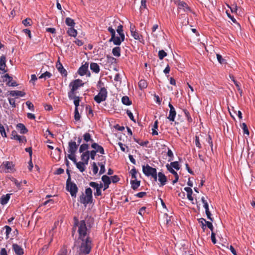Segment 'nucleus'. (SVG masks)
Returning <instances> with one entry per match:
<instances>
[{
	"instance_id": "nucleus-41",
	"label": "nucleus",
	"mask_w": 255,
	"mask_h": 255,
	"mask_svg": "<svg viewBox=\"0 0 255 255\" xmlns=\"http://www.w3.org/2000/svg\"><path fill=\"white\" fill-rule=\"evenodd\" d=\"M241 127L243 130L244 133L246 134L249 135V131L248 129L247 125L244 123L242 124Z\"/></svg>"
},
{
	"instance_id": "nucleus-16",
	"label": "nucleus",
	"mask_w": 255,
	"mask_h": 255,
	"mask_svg": "<svg viewBox=\"0 0 255 255\" xmlns=\"http://www.w3.org/2000/svg\"><path fill=\"white\" fill-rule=\"evenodd\" d=\"M158 180L160 182V186H164L167 182L166 176L162 172H158Z\"/></svg>"
},
{
	"instance_id": "nucleus-34",
	"label": "nucleus",
	"mask_w": 255,
	"mask_h": 255,
	"mask_svg": "<svg viewBox=\"0 0 255 255\" xmlns=\"http://www.w3.org/2000/svg\"><path fill=\"white\" fill-rule=\"evenodd\" d=\"M122 102L125 105L129 106L131 104V102L128 96H124L122 99Z\"/></svg>"
},
{
	"instance_id": "nucleus-2",
	"label": "nucleus",
	"mask_w": 255,
	"mask_h": 255,
	"mask_svg": "<svg viewBox=\"0 0 255 255\" xmlns=\"http://www.w3.org/2000/svg\"><path fill=\"white\" fill-rule=\"evenodd\" d=\"M85 194V195L82 193L79 197V201L86 206L88 204L91 203L93 201L92 190L90 187L86 189Z\"/></svg>"
},
{
	"instance_id": "nucleus-28",
	"label": "nucleus",
	"mask_w": 255,
	"mask_h": 255,
	"mask_svg": "<svg viewBox=\"0 0 255 255\" xmlns=\"http://www.w3.org/2000/svg\"><path fill=\"white\" fill-rule=\"evenodd\" d=\"M86 164L84 162H78L76 163V166L77 168L80 171L83 172L85 170V165Z\"/></svg>"
},
{
	"instance_id": "nucleus-15",
	"label": "nucleus",
	"mask_w": 255,
	"mask_h": 255,
	"mask_svg": "<svg viewBox=\"0 0 255 255\" xmlns=\"http://www.w3.org/2000/svg\"><path fill=\"white\" fill-rule=\"evenodd\" d=\"M178 8L180 9H183L184 11L186 12L191 11L190 8L184 1H179L178 3Z\"/></svg>"
},
{
	"instance_id": "nucleus-9",
	"label": "nucleus",
	"mask_w": 255,
	"mask_h": 255,
	"mask_svg": "<svg viewBox=\"0 0 255 255\" xmlns=\"http://www.w3.org/2000/svg\"><path fill=\"white\" fill-rule=\"evenodd\" d=\"M4 169L5 172H11L13 171V165L12 162L6 161L3 162L1 165V169Z\"/></svg>"
},
{
	"instance_id": "nucleus-40",
	"label": "nucleus",
	"mask_w": 255,
	"mask_h": 255,
	"mask_svg": "<svg viewBox=\"0 0 255 255\" xmlns=\"http://www.w3.org/2000/svg\"><path fill=\"white\" fill-rule=\"evenodd\" d=\"M15 140L18 141L20 143H23L26 142V139L24 136H20L17 135L15 138Z\"/></svg>"
},
{
	"instance_id": "nucleus-33",
	"label": "nucleus",
	"mask_w": 255,
	"mask_h": 255,
	"mask_svg": "<svg viewBox=\"0 0 255 255\" xmlns=\"http://www.w3.org/2000/svg\"><path fill=\"white\" fill-rule=\"evenodd\" d=\"M83 139L86 142H92L93 143V139L91 138V134L88 133L86 132L83 135Z\"/></svg>"
},
{
	"instance_id": "nucleus-25",
	"label": "nucleus",
	"mask_w": 255,
	"mask_h": 255,
	"mask_svg": "<svg viewBox=\"0 0 255 255\" xmlns=\"http://www.w3.org/2000/svg\"><path fill=\"white\" fill-rule=\"evenodd\" d=\"M56 68L61 74L64 75L65 76H67V71L63 68L62 65L60 63L56 64Z\"/></svg>"
},
{
	"instance_id": "nucleus-44",
	"label": "nucleus",
	"mask_w": 255,
	"mask_h": 255,
	"mask_svg": "<svg viewBox=\"0 0 255 255\" xmlns=\"http://www.w3.org/2000/svg\"><path fill=\"white\" fill-rule=\"evenodd\" d=\"M0 133L2 137H6V133L4 126L0 124Z\"/></svg>"
},
{
	"instance_id": "nucleus-14",
	"label": "nucleus",
	"mask_w": 255,
	"mask_h": 255,
	"mask_svg": "<svg viewBox=\"0 0 255 255\" xmlns=\"http://www.w3.org/2000/svg\"><path fill=\"white\" fill-rule=\"evenodd\" d=\"M91 147L94 149V150L96 152H99L102 154H105V150L103 147L96 142H93L92 143Z\"/></svg>"
},
{
	"instance_id": "nucleus-12",
	"label": "nucleus",
	"mask_w": 255,
	"mask_h": 255,
	"mask_svg": "<svg viewBox=\"0 0 255 255\" xmlns=\"http://www.w3.org/2000/svg\"><path fill=\"white\" fill-rule=\"evenodd\" d=\"M166 167L167 169V170L171 173L172 174V176H175V179L174 180L172 181V183L173 184H175L176 182H177L178 180V179H179V176H178V175L177 173V172H176L171 167V166L167 164H166Z\"/></svg>"
},
{
	"instance_id": "nucleus-61",
	"label": "nucleus",
	"mask_w": 255,
	"mask_h": 255,
	"mask_svg": "<svg viewBox=\"0 0 255 255\" xmlns=\"http://www.w3.org/2000/svg\"><path fill=\"white\" fill-rule=\"evenodd\" d=\"M127 114L128 115V117L129 118V119L135 122V120L134 119V117L133 116V114L129 110H127Z\"/></svg>"
},
{
	"instance_id": "nucleus-55",
	"label": "nucleus",
	"mask_w": 255,
	"mask_h": 255,
	"mask_svg": "<svg viewBox=\"0 0 255 255\" xmlns=\"http://www.w3.org/2000/svg\"><path fill=\"white\" fill-rule=\"evenodd\" d=\"M26 105L27 106L28 108L30 110L32 111H34V106L33 104L30 102V101H28L26 102Z\"/></svg>"
},
{
	"instance_id": "nucleus-35",
	"label": "nucleus",
	"mask_w": 255,
	"mask_h": 255,
	"mask_svg": "<svg viewBox=\"0 0 255 255\" xmlns=\"http://www.w3.org/2000/svg\"><path fill=\"white\" fill-rule=\"evenodd\" d=\"M102 180L104 183V184H110L111 183V180L110 178L106 175H104L102 177Z\"/></svg>"
},
{
	"instance_id": "nucleus-59",
	"label": "nucleus",
	"mask_w": 255,
	"mask_h": 255,
	"mask_svg": "<svg viewBox=\"0 0 255 255\" xmlns=\"http://www.w3.org/2000/svg\"><path fill=\"white\" fill-rule=\"evenodd\" d=\"M119 21L117 20H114L113 22V23L112 24H111L110 23L109 24V27H114V29H116L117 27L118 26V24H119Z\"/></svg>"
},
{
	"instance_id": "nucleus-63",
	"label": "nucleus",
	"mask_w": 255,
	"mask_h": 255,
	"mask_svg": "<svg viewBox=\"0 0 255 255\" xmlns=\"http://www.w3.org/2000/svg\"><path fill=\"white\" fill-rule=\"evenodd\" d=\"M167 155L170 157V159H169L168 161H170L172 160V158L173 157V153L171 150L168 148V151H167Z\"/></svg>"
},
{
	"instance_id": "nucleus-29",
	"label": "nucleus",
	"mask_w": 255,
	"mask_h": 255,
	"mask_svg": "<svg viewBox=\"0 0 255 255\" xmlns=\"http://www.w3.org/2000/svg\"><path fill=\"white\" fill-rule=\"evenodd\" d=\"M113 54L116 57H120L121 56V48L120 47H115L112 50Z\"/></svg>"
},
{
	"instance_id": "nucleus-7",
	"label": "nucleus",
	"mask_w": 255,
	"mask_h": 255,
	"mask_svg": "<svg viewBox=\"0 0 255 255\" xmlns=\"http://www.w3.org/2000/svg\"><path fill=\"white\" fill-rule=\"evenodd\" d=\"M89 64L86 62L83 64L78 69V73L80 76H83L87 74V76L90 77L91 73L88 71Z\"/></svg>"
},
{
	"instance_id": "nucleus-50",
	"label": "nucleus",
	"mask_w": 255,
	"mask_h": 255,
	"mask_svg": "<svg viewBox=\"0 0 255 255\" xmlns=\"http://www.w3.org/2000/svg\"><path fill=\"white\" fill-rule=\"evenodd\" d=\"M92 170L94 175H96L98 172V167L95 162H93L92 164Z\"/></svg>"
},
{
	"instance_id": "nucleus-37",
	"label": "nucleus",
	"mask_w": 255,
	"mask_h": 255,
	"mask_svg": "<svg viewBox=\"0 0 255 255\" xmlns=\"http://www.w3.org/2000/svg\"><path fill=\"white\" fill-rule=\"evenodd\" d=\"M138 86L140 89H143L147 87V82L144 80H141L138 82Z\"/></svg>"
},
{
	"instance_id": "nucleus-3",
	"label": "nucleus",
	"mask_w": 255,
	"mask_h": 255,
	"mask_svg": "<svg viewBox=\"0 0 255 255\" xmlns=\"http://www.w3.org/2000/svg\"><path fill=\"white\" fill-rule=\"evenodd\" d=\"M66 189L69 192L71 196L76 198L78 188L76 184L71 181V177H68L66 181Z\"/></svg>"
},
{
	"instance_id": "nucleus-54",
	"label": "nucleus",
	"mask_w": 255,
	"mask_h": 255,
	"mask_svg": "<svg viewBox=\"0 0 255 255\" xmlns=\"http://www.w3.org/2000/svg\"><path fill=\"white\" fill-rule=\"evenodd\" d=\"M131 34L132 37L136 40H140V38L142 37L141 35H139L138 33L136 31L132 33Z\"/></svg>"
},
{
	"instance_id": "nucleus-52",
	"label": "nucleus",
	"mask_w": 255,
	"mask_h": 255,
	"mask_svg": "<svg viewBox=\"0 0 255 255\" xmlns=\"http://www.w3.org/2000/svg\"><path fill=\"white\" fill-rule=\"evenodd\" d=\"M4 228L5 229V234H6V239H8L9 238V235L11 231V229L8 226H5Z\"/></svg>"
},
{
	"instance_id": "nucleus-1",
	"label": "nucleus",
	"mask_w": 255,
	"mask_h": 255,
	"mask_svg": "<svg viewBox=\"0 0 255 255\" xmlns=\"http://www.w3.org/2000/svg\"><path fill=\"white\" fill-rule=\"evenodd\" d=\"M74 221L72 236L74 235L77 227L79 234L78 244H79L78 252L80 255H87L91 251L92 243L85 221L84 220L79 221L76 217H74Z\"/></svg>"
},
{
	"instance_id": "nucleus-5",
	"label": "nucleus",
	"mask_w": 255,
	"mask_h": 255,
	"mask_svg": "<svg viewBox=\"0 0 255 255\" xmlns=\"http://www.w3.org/2000/svg\"><path fill=\"white\" fill-rule=\"evenodd\" d=\"M142 172L146 176H151L157 172L156 168L150 166L148 164L142 165Z\"/></svg>"
},
{
	"instance_id": "nucleus-6",
	"label": "nucleus",
	"mask_w": 255,
	"mask_h": 255,
	"mask_svg": "<svg viewBox=\"0 0 255 255\" xmlns=\"http://www.w3.org/2000/svg\"><path fill=\"white\" fill-rule=\"evenodd\" d=\"M84 85V83L83 82L82 80L80 79H76L72 82H71L69 84V87L72 91H75L79 89V88L81 87H83Z\"/></svg>"
},
{
	"instance_id": "nucleus-30",
	"label": "nucleus",
	"mask_w": 255,
	"mask_h": 255,
	"mask_svg": "<svg viewBox=\"0 0 255 255\" xmlns=\"http://www.w3.org/2000/svg\"><path fill=\"white\" fill-rule=\"evenodd\" d=\"M89 144L88 143H83L80 146L79 151L80 153L85 152L84 151L88 150L89 148Z\"/></svg>"
},
{
	"instance_id": "nucleus-45",
	"label": "nucleus",
	"mask_w": 255,
	"mask_h": 255,
	"mask_svg": "<svg viewBox=\"0 0 255 255\" xmlns=\"http://www.w3.org/2000/svg\"><path fill=\"white\" fill-rule=\"evenodd\" d=\"M108 30L111 33L112 39H113L115 37V35H116L115 29L114 27H108Z\"/></svg>"
},
{
	"instance_id": "nucleus-42",
	"label": "nucleus",
	"mask_w": 255,
	"mask_h": 255,
	"mask_svg": "<svg viewBox=\"0 0 255 255\" xmlns=\"http://www.w3.org/2000/svg\"><path fill=\"white\" fill-rule=\"evenodd\" d=\"M166 56H167V53L163 50H161L159 51L158 57L160 60L163 59Z\"/></svg>"
},
{
	"instance_id": "nucleus-56",
	"label": "nucleus",
	"mask_w": 255,
	"mask_h": 255,
	"mask_svg": "<svg viewBox=\"0 0 255 255\" xmlns=\"http://www.w3.org/2000/svg\"><path fill=\"white\" fill-rule=\"evenodd\" d=\"M111 180L113 183H116L120 180V178L117 175H114L111 177Z\"/></svg>"
},
{
	"instance_id": "nucleus-51",
	"label": "nucleus",
	"mask_w": 255,
	"mask_h": 255,
	"mask_svg": "<svg viewBox=\"0 0 255 255\" xmlns=\"http://www.w3.org/2000/svg\"><path fill=\"white\" fill-rule=\"evenodd\" d=\"M130 173L131 175V178L132 179H136V174L137 173V171H136V169L133 167L130 171Z\"/></svg>"
},
{
	"instance_id": "nucleus-17",
	"label": "nucleus",
	"mask_w": 255,
	"mask_h": 255,
	"mask_svg": "<svg viewBox=\"0 0 255 255\" xmlns=\"http://www.w3.org/2000/svg\"><path fill=\"white\" fill-rule=\"evenodd\" d=\"M82 154L81 156L82 160L87 165L88 163V161L90 158V151L87 150L85 152H82Z\"/></svg>"
},
{
	"instance_id": "nucleus-27",
	"label": "nucleus",
	"mask_w": 255,
	"mask_h": 255,
	"mask_svg": "<svg viewBox=\"0 0 255 255\" xmlns=\"http://www.w3.org/2000/svg\"><path fill=\"white\" fill-rule=\"evenodd\" d=\"M9 198L10 195L9 194H7L5 195H3L0 199V203L2 205L6 204L9 201Z\"/></svg>"
},
{
	"instance_id": "nucleus-31",
	"label": "nucleus",
	"mask_w": 255,
	"mask_h": 255,
	"mask_svg": "<svg viewBox=\"0 0 255 255\" xmlns=\"http://www.w3.org/2000/svg\"><path fill=\"white\" fill-rule=\"evenodd\" d=\"M65 23L67 25L70 27H74L75 24L74 20L70 17H67L66 18Z\"/></svg>"
},
{
	"instance_id": "nucleus-8",
	"label": "nucleus",
	"mask_w": 255,
	"mask_h": 255,
	"mask_svg": "<svg viewBox=\"0 0 255 255\" xmlns=\"http://www.w3.org/2000/svg\"><path fill=\"white\" fill-rule=\"evenodd\" d=\"M78 147L74 141H70L68 143V152L70 154H75Z\"/></svg>"
},
{
	"instance_id": "nucleus-10",
	"label": "nucleus",
	"mask_w": 255,
	"mask_h": 255,
	"mask_svg": "<svg viewBox=\"0 0 255 255\" xmlns=\"http://www.w3.org/2000/svg\"><path fill=\"white\" fill-rule=\"evenodd\" d=\"M168 107L170 108V111L169 116L167 118L170 121L173 122L174 121L175 118L176 117V112L175 111V108L170 103H169Z\"/></svg>"
},
{
	"instance_id": "nucleus-64",
	"label": "nucleus",
	"mask_w": 255,
	"mask_h": 255,
	"mask_svg": "<svg viewBox=\"0 0 255 255\" xmlns=\"http://www.w3.org/2000/svg\"><path fill=\"white\" fill-rule=\"evenodd\" d=\"M205 224L206 226L208 227V228L211 230L212 232H213V226L211 222L206 221Z\"/></svg>"
},
{
	"instance_id": "nucleus-13",
	"label": "nucleus",
	"mask_w": 255,
	"mask_h": 255,
	"mask_svg": "<svg viewBox=\"0 0 255 255\" xmlns=\"http://www.w3.org/2000/svg\"><path fill=\"white\" fill-rule=\"evenodd\" d=\"M12 248L16 255H23L24 254L23 249L17 244H13Z\"/></svg>"
},
{
	"instance_id": "nucleus-58",
	"label": "nucleus",
	"mask_w": 255,
	"mask_h": 255,
	"mask_svg": "<svg viewBox=\"0 0 255 255\" xmlns=\"http://www.w3.org/2000/svg\"><path fill=\"white\" fill-rule=\"evenodd\" d=\"M195 145L197 147L199 148L202 147L201 144L200 143L199 137L198 136H195Z\"/></svg>"
},
{
	"instance_id": "nucleus-24",
	"label": "nucleus",
	"mask_w": 255,
	"mask_h": 255,
	"mask_svg": "<svg viewBox=\"0 0 255 255\" xmlns=\"http://www.w3.org/2000/svg\"><path fill=\"white\" fill-rule=\"evenodd\" d=\"M130 184L131 185L132 189L135 190L137 189L138 187H139L140 181L137 180L136 179H134V180H132L130 181Z\"/></svg>"
},
{
	"instance_id": "nucleus-47",
	"label": "nucleus",
	"mask_w": 255,
	"mask_h": 255,
	"mask_svg": "<svg viewBox=\"0 0 255 255\" xmlns=\"http://www.w3.org/2000/svg\"><path fill=\"white\" fill-rule=\"evenodd\" d=\"M198 220L199 223L202 224V228L204 230L206 228V225L205 224L206 220L203 218H200Z\"/></svg>"
},
{
	"instance_id": "nucleus-32",
	"label": "nucleus",
	"mask_w": 255,
	"mask_h": 255,
	"mask_svg": "<svg viewBox=\"0 0 255 255\" xmlns=\"http://www.w3.org/2000/svg\"><path fill=\"white\" fill-rule=\"evenodd\" d=\"M15 184V185L17 186V188L19 189H21V187L22 186V184H26L27 183V181L26 180L18 181L15 179H14L13 180Z\"/></svg>"
},
{
	"instance_id": "nucleus-11",
	"label": "nucleus",
	"mask_w": 255,
	"mask_h": 255,
	"mask_svg": "<svg viewBox=\"0 0 255 255\" xmlns=\"http://www.w3.org/2000/svg\"><path fill=\"white\" fill-rule=\"evenodd\" d=\"M6 57L2 55L0 57V70L2 71L1 73H4L7 72L6 69Z\"/></svg>"
},
{
	"instance_id": "nucleus-46",
	"label": "nucleus",
	"mask_w": 255,
	"mask_h": 255,
	"mask_svg": "<svg viewBox=\"0 0 255 255\" xmlns=\"http://www.w3.org/2000/svg\"><path fill=\"white\" fill-rule=\"evenodd\" d=\"M80 115L78 112V108H75L74 111V119L76 121H79L80 119Z\"/></svg>"
},
{
	"instance_id": "nucleus-4",
	"label": "nucleus",
	"mask_w": 255,
	"mask_h": 255,
	"mask_svg": "<svg viewBox=\"0 0 255 255\" xmlns=\"http://www.w3.org/2000/svg\"><path fill=\"white\" fill-rule=\"evenodd\" d=\"M107 91L105 87L101 88L98 94L94 97V100L98 104L105 101L107 97Z\"/></svg>"
},
{
	"instance_id": "nucleus-60",
	"label": "nucleus",
	"mask_w": 255,
	"mask_h": 255,
	"mask_svg": "<svg viewBox=\"0 0 255 255\" xmlns=\"http://www.w3.org/2000/svg\"><path fill=\"white\" fill-rule=\"evenodd\" d=\"M73 100H74V104L75 105V108H78V106H79V103L80 101L79 97L76 98Z\"/></svg>"
},
{
	"instance_id": "nucleus-62",
	"label": "nucleus",
	"mask_w": 255,
	"mask_h": 255,
	"mask_svg": "<svg viewBox=\"0 0 255 255\" xmlns=\"http://www.w3.org/2000/svg\"><path fill=\"white\" fill-rule=\"evenodd\" d=\"M89 185L92 187V188L95 189L96 190L97 189H98V183L95 182H91L89 183Z\"/></svg>"
},
{
	"instance_id": "nucleus-36",
	"label": "nucleus",
	"mask_w": 255,
	"mask_h": 255,
	"mask_svg": "<svg viewBox=\"0 0 255 255\" xmlns=\"http://www.w3.org/2000/svg\"><path fill=\"white\" fill-rule=\"evenodd\" d=\"M98 164L100 167L99 174L102 175L104 174L106 171L105 162H98Z\"/></svg>"
},
{
	"instance_id": "nucleus-20",
	"label": "nucleus",
	"mask_w": 255,
	"mask_h": 255,
	"mask_svg": "<svg viewBox=\"0 0 255 255\" xmlns=\"http://www.w3.org/2000/svg\"><path fill=\"white\" fill-rule=\"evenodd\" d=\"M16 128L17 129L19 130L20 133L22 134L26 133L28 131V130L27 129L25 126L22 124H18L16 126Z\"/></svg>"
},
{
	"instance_id": "nucleus-43",
	"label": "nucleus",
	"mask_w": 255,
	"mask_h": 255,
	"mask_svg": "<svg viewBox=\"0 0 255 255\" xmlns=\"http://www.w3.org/2000/svg\"><path fill=\"white\" fill-rule=\"evenodd\" d=\"M32 20L29 18H27L22 21V23L25 26H28L31 25Z\"/></svg>"
},
{
	"instance_id": "nucleus-18",
	"label": "nucleus",
	"mask_w": 255,
	"mask_h": 255,
	"mask_svg": "<svg viewBox=\"0 0 255 255\" xmlns=\"http://www.w3.org/2000/svg\"><path fill=\"white\" fill-rule=\"evenodd\" d=\"M124 40L122 39V38H121V37L116 36V35H115V37L112 39V37L109 39V42H113L114 44L116 45H120L122 42L124 41Z\"/></svg>"
},
{
	"instance_id": "nucleus-39",
	"label": "nucleus",
	"mask_w": 255,
	"mask_h": 255,
	"mask_svg": "<svg viewBox=\"0 0 255 255\" xmlns=\"http://www.w3.org/2000/svg\"><path fill=\"white\" fill-rule=\"evenodd\" d=\"M75 91H72V90H70V91L68 93V96L70 100H74L76 98L79 97L75 95Z\"/></svg>"
},
{
	"instance_id": "nucleus-48",
	"label": "nucleus",
	"mask_w": 255,
	"mask_h": 255,
	"mask_svg": "<svg viewBox=\"0 0 255 255\" xmlns=\"http://www.w3.org/2000/svg\"><path fill=\"white\" fill-rule=\"evenodd\" d=\"M171 167L173 168H175L176 170H179L180 168V166L179 163L177 161L172 162L170 163Z\"/></svg>"
},
{
	"instance_id": "nucleus-21",
	"label": "nucleus",
	"mask_w": 255,
	"mask_h": 255,
	"mask_svg": "<svg viewBox=\"0 0 255 255\" xmlns=\"http://www.w3.org/2000/svg\"><path fill=\"white\" fill-rule=\"evenodd\" d=\"M116 30L121 38H122L123 40H125V34L123 32V26L122 24L119 23L118 26L116 28Z\"/></svg>"
},
{
	"instance_id": "nucleus-22",
	"label": "nucleus",
	"mask_w": 255,
	"mask_h": 255,
	"mask_svg": "<svg viewBox=\"0 0 255 255\" xmlns=\"http://www.w3.org/2000/svg\"><path fill=\"white\" fill-rule=\"evenodd\" d=\"M184 190L187 192V198L189 200L192 201H193V198L192 196L193 191L192 189L190 187H186L184 188Z\"/></svg>"
},
{
	"instance_id": "nucleus-19",
	"label": "nucleus",
	"mask_w": 255,
	"mask_h": 255,
	"mask_svg": "<svg viewBox=\"0 0 255 255\" xmlns=\"http://www.w3.org/2000/svg\"><path fill=\"white\" fill-rule=\"evenodd\" d=\"M90 69L95 73H98L100 70L99 65L94 62H92L90 64Z\"/></svg>"
},
{
	"instance_id": "nucleus-57",
	"label": "nucleus",
	"mask_w": 255,
	"mask_h": 255,
	"mask_svg": "<svg viewBox=\"0 0 255 255\" xmlns=\"http://www.w3.org/2000/svg\"><path fill=\"white\" fill-rule=\"evenodd\" d=\"M8 100L9 104L12 106V107L15 108L16 107L15 99L13 98H8Z\"/></svg>"
},
{
	"instance_id": "nucleus-53",
	"label": "nucleus",
	"mask_w": 255,
	"mask_h": 255,
	"mask_svg": "<svg viewBox=\"0 0 255 255\" xmlns=\"http://www.w3.org/2000/svg\"><path fill=\"white\" fill-rule=\"evenodd\" d=\"M217 58L220 64H223L226 63L225 60L224 58H223L222 56L221 55L219 54H217Z\"/></svg>"
},
{
	"instance_id": "nucleus-38",
	"label": "nucleus",
	"mask_w": 255,
	"mask_h": 255,
	"mask_svg": "<svg viewBox=\"0 0 255 255\" xmlns=\"http://www.w3.org/2000/svg\"><path fill=\"white\" fill-rule=\"evenodd\" d=\"M51 76H52V74L50 72H49L48 71H46L44 73H43V74H42L39 77V79L44 78V79H46L47 78H50Z\"/></svg>"
},
{
	"instance_id": "nucleus-23",
	"label": "nucleus",
	"mask_w": 255,
	"mask_h": 255,
	"mask_svg": "<svg viewBox=\"0 0 255 255\" xmlns=\"http://www.w3.org/2000/svg\"><path fill=\"white\" fill-rule=\"evenodd\" d=\"M9 94L12 97H23L25 95V93L21 91H10L9 92Z\"/></svg>"
},
{
	"instance_id": "nucleus-26",
	"label": "nucleus",
	"mask_w": 255,
	"mask_h": 255,
	"mask_svg": "<svg viewBox=\"0 0 255 255\" xmlns=\"http://www.w3.org/2000/svg\"><path fill=\"white\" fill-rule=\"evenodd\" d=\"M67 33L69 36L74 37L77 35V31L74 28V27L69 28L67 31Z\"/></svg>"
},
{
	"instance_id": "nucleus-49",
	"label": "nucleus",
	"mask_w": 255,
	"mask_h": 255,
	"mask_svg": "<svg viewBox=\"0 0 255 255\" xmlns=\"http://www.w3.org/2000/svg\"><path fill=\"white\" fill-rule=\"evenodd\" d=\"M67 157L71 160L75 164L77 163L75 154H69L67 155Z\"/></svg>"
}]
</instances>
